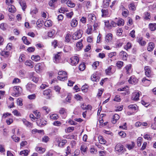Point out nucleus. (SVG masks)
Listing matches in <instances>:
<instances>
[{"label":"nucleus","instance_id":"nucleus-58","mask_svg":"<svg viewBox=\"0 0 156 156\" xmlns=\"http://www.w3.org/2000/svg\"><path fill=\"white\" fill-rule=\"evenodd\" d=\"M71 37V36L70 34H67L65 37V41L67 42H69L70 40V38Z\"/></svg>","mask_w":156,"mask_h":156},{"label":"nucleus","instance_id":"nucleus-29","mask_svg":"<svg viewBox=\"0 0 156 156\" xmlns=\"http://www.w3.org/2000/svg\"><path fill=\"white\" fill-rule=\"evenodd\" d=\"M51 92V90L50 89L46 90H44L43 92V94L44 95H46L47 96V98H50V94Z\"/></svg>","mask_w":156,"mask_h":156},{"label":"nucleus","instance_id":"nucleus-63","mask_svg":"<svg viewBox=\"0 0 156 156\" xmlns=\"http://www.w3.org/2000/svg\"><path fill=\"white\" fill-rule=\"evenodd\" d=\"M79 69L81 71L83 70L85 68V66L83 63L80 64L79 66Z\"/></svg>","mask_w":156,"mask_h":156},{"label":"nucleus","instance_id":"nucleus-12","mask_svg":"<svg viewBox=\"0 0 156 156\" xmlns=\"http://www.w3.org/2000/svg\"><path fill=\"white\" fill-rule=\"evenodd\" d=\"M112 38V34L109 33L107 34L105 37V41L108 43L111 41Z\"/></svg>","mask_w":156,"mask_h":156},{"label":"nucleus","instance_id":"nucleus-60","mask_svg":"<svg viewBox=\"0 0 156 156\" xmlns=\"http://www.w3.org/2000/svg\"><path fill=\"white\" fill-rule=\"evenodd\" d=\"M128 108L129 109H131L135 111L136 109V105H130L128 106Z\"/></svg>","mask_w":156,"mask_h":156},{"label":"nucleus","instance_id":"nucleus-20","mask_svg":"<svg viewBox=\"0 0 156 156\" xmlns=\"http://www.w3.org/2000/svg\"><path fill=\"white\" fill-rule=\"evenodd\" d=\"M34 73H30V76L31 79H32V80L35 83H37L38 80V78L34 76Z\"/></svg>","mask_w":156,"mask_h":156},{"label":"nucleus","instance_id":"nucleus-59","mask_svg":"<svg viewBox=\"0 0 156 156\" xmlns=\"http://www.w3.org/2000/svg\"><path fill=\"white\" fill-rule=\"evenodd\" d=\"M21 82L20 80L18 78H15L12 81V83L17 84Z\"/></svg>","mask_w":156,"mask_h":156},{"label":"nucleus","instance_id":"nucleus-16","mask_svg":"<svg viewBox=\"0 0 156 156\" xmlns=\"http://www.w3.org/2000/svg\"><path fill=\"white\" fill-rule=\"evenodd\" d=\"M78 24V20L76 19H73L71 21V26L72 27H75Z\"/></svg>","mask_w":156,"mask_h":156},{"label":"nucleus","instance_id":"nucleus-46","mask_svg":"<svg viewBox=\"0 0 156 156\" xmlns=\"http://www.w3.org/2000/svg\"><path fill=\"white\" fill-rule=\"evenodd\" d=\"M67 78L68 77L67 76H58L57 77L58 79L60 80H66L67 79Z\"/></svg>","mask_w":156,"mask_h":156},{"label":"nucleus","instance_id":"nucleus-55","mask_svg":"<svg viewBox=\"0 0 156 156\" xmlns=\"http://www.w3.org/2000/svg\"><path fill=\"white\" fill-rule=\"evenodd\" d=\"M55 33V31L53 30L49 32L48 33V36L50 37H52Z\"/></svg>","mask_w":156,"mask_h":156},{"label":"nucleus","instance_id":"nucleus-32","mask_svg":"<svg viewBox=\"0 0 156 156\" xmlns=\"http://www.w3.org/2000/svg\"><path fill=\"white\" fill-rule=\"evenodd\" d=\"M81 107L83 110H85L91 108V107L90 105H87L84 103H83L81 106Z\"/></svg>","mask_w":156,"mask_h":156},{"label":"nucleus","instance_id":"nucleus-6","mask_svg":"<svg viewBox=\"0 0 156 156\" xmlns=\"http://www.w3.org/2000/svg\"><path fill=\"white\" fill-rule=\"evenodd\" d=\"M36 86L35 84L28 83L26 86L27 90L31 92H33L35 89Z\"/></svg>","mask_w":156,"mask_h":156},{"label":"nucleus","instance_id":"nucleus-17","mask_svg":"<svg viewBox=\"0 0 156 156\" xmlns=\"http://www.w3.org/2000/svg\"><path fill=\"white\" fill-rule=\"evenodd\" d=\"M25 65L30 67V68H33L34 67V62L31 60H27L25 62Z\"/></svg>","mask_w":156,"mask_h":156},{"label":"nucleus","instance_id":"nucleus-64","mask_svg":"<svg viewBox=\"0 0 156 156\" xmlns=\"http://www.w3.org/2000/svg\"><path fill=\"white\" fill-rule=\"evenodd\" d=\"M142 140V137H139L138 138L137 140V143L138 146H141Z\"/></svg>","mask_w":156,"mask_h":156},{"label":"nucleus","instance_id":"nucleus-33","mask_svg":"<svg viewBox=\"0 0 156 156\" xmlns=\"http://www.w3.org/2000/svg\"><path fill=\"white\" fill-rule=\"evenodd\" d=\"M82 40H81L80 41L78 42L76 44V46L78 50L81 49L83 47V44L82 43Z\"/></svg>","mask_w":156,"mask_h":156},{"label":"nucleus","instance_id":"nucleus-49","mask_svg":"<svg viewBox=\"0 0 156 156\" xmlns=\"http://www.w3.org/2000/svg\"><path fill=\"white\" fill-rule=\"evenodd\" d=\"M12 138L15 142H19L20 140V138L19 137H16L14 135H13L12 136Z\"/></svg>","mask_w":156,"mask_h":156},{"label":"nucleus","instance_id":"nucleus-26","mask_svg":"<svg viewBox=\"0 0 156 156\" xmlns=\"http://www.w3.org/2000/svg\"><path fill=\"white\" fill-rule=\"evenodd\" d=\"M137 42L141 46H144L146 43L145 41L143 40L142 37H140L137 39Z\"/></svg>","mask_w":156,"mask_h":156},{"label":"nucleus","instance_id":"nucleus-19","mask_svg":"<svg viewBox=\"0 0 156 156\" xmlns=\"http://www.w3.org/2000/svg\"><path fill=\"white\" fill-rule=\"evenodd\" d=\"M35 69L36 70L38 71L42 70L43 69L42 63H38L36 64L35 66Z\"/></svg>","mask_w":156,"mask_h":156},{"label":"nucleus","instance_id":"nucleus-50","mask_svg":"<svg viewBox=\"0 0 156 156\" xmlns=\"http://www.w3.org/2000/svg\"><path fill=\"white\" fill-rule=\"evenodd\" d=\"M123 63V62L122 61H118L117 62L116 66L119 69H120L122 67Z\"/></svg>","mask_w":156,"mask_h":156},{"label":"nucleus","instance_id":"nucleus-22","mask_svg":"<svg viewBox=\"0 0 156 156\" xmlns=\"http://www.w3.org/2000/svg\"><path fill=\"white\" fill-rule=\"evenodd\" d=\"M8 10L9 11L11 12H14L16 11V9L15 6L13 5H9L8 7Z\"/></svg>","mask_w":156,"mask_h":156},{"label":"nucleus","instance_id":"nucleus-13","mask_svg":"<svg viewBox=\"0 0 156 156\" xmlns=\"http://www.w3.org/2000/svg\"><path fill=\"white\" fill-rule=\"evenodd\" d=\"M142 82L145 86H149L151 83L150 80L147 79L146 77H144L143 78Z\"/></svg>","mask_w":156,"mask_h":156},{"label":"nucleus","instance_id":"nucleus-62","mask_svg":"<svg viewBox=\"0 0 156 156\" xmlns=\"http://www.w3.org/2000/svg\"><path fill=\"white\" fill-rule=\"evenodd\" d=\"M74 98L77 100L81 101L83 100L82 97L78 94H75Z\"/></svg>","mask_w":156,"mask_h":156},{"label":"nucleus","instance_id":"nucleus-40","mask_svg":"<svg viewBox=\"0 0 156 156\" xmlns=\"http://www.w3.org/2000/svg\"><path fill=\"white\" fill-rule=\"evenodd\" d=\"M123 30L122 28H119L117 29L116 31V35L117 36H121L122 34Z\"/></svg>","mask_w":156,"mask_h":156},{"label":"nucleus","instance_id":"nucleus-3","mask_svg":"<svg viewBox=\"0 0 156 156\" xmlns=\"http://www.w3.org/2000/svg\"><path fill=\"white\" fill-rule=\"evenodd\" d=\"M61 52H58L57 54H54L53 60L54 62L57 63L60 62L61 59Z\"/></svg>","mask_w":156,"mask_h":156},{"label":"nucleus","instance_id":"nucleus-38","mask_svg":"<svg viewBox=\"0 0 156 156\" xmlns=\"http://www.w3.org/2000/svg\"><path fill=\"white\" fill-rule=\"evenodd\" d=\"M50 118L52 119L56 120L58 119L59 116L57 114H55L51 115Z\"/></svg>","mask_w":156,"mask_h":156},{"label":"nucleus","instance_id":"nucleus-21","mask_svg":"<svg viewBox=\"0 0 156 156\" xmlns=\"http://www.w3.org/2000/svg\"><path fill=\"white\" fill-rule=\"evenodd\" d=\"M119 118V116L117 114H115L113 116L112 122L113 124H115Z\"/></svg>","mask_w":156,"mask_h":156},{"label":"nucleus","instance_id":"nucleus-24","mask_svg":"<svg viewBox=\"0 0 156 156\" xmlns=\"http://www.w3.org/2000/svg\"><path fill=\"white\" fill-rule=\"evenodd\" d=\"M98 139L99 142L101 144H105L106 142L105 140L101 136H98Z\"/></svg>","mask_w":156,"mask_h":156},{"label":"nucleus","instance_id":"nucleus-35","mask_svg":"<svg viewBox=\"0 0 156 156\" xmlns=\"http://www.w3.org/2000/svg\"><path fill=\"white\" fill-rule=\"evenodd\" d=\"M139 92L134 94L132 97V99L134 100L137 101L139 99Z\"/></svg>","mask_w":156,"mask_h":156},{"label":"nucleus","instance_id":"nucleus-54","mask_svg":"<svg viewBox=\"0 0 156 156\" xmlns=\"http://www.w3.org/2000/svg\"><path fill=\"white\" fill-rule=\"evenodd\" d=\"M87 149V146L85 145H82L80 147V150L81 151L85 152Z\"/></svg>","mask_w":156,"mask_h":156},{"label":"nucleus","instance_id":"nucleus-56","mask_svg":"<svg viewBox=\"0 0 156 156\" xmlns=\"http://www.w3.org/2000/svg\"><path fill=\"white\" fill-rule=\"evenodd\" d=\"M2 55L7 57L9 55V52L7 51H2L1 53Z\"/></svg>","mask_w":156,"mask_h":156},{"label":"nucleus","instance_id":"nucleus-2","mask_svg":"<svg viewBox=\"0 0 156 156\" xmlns=\"http://www.w3.org/2000/svg\"><path fill=\"white\" fill-rule=\"evenodd\" d=\"M83 34V31L82 30H79L75 32L73 34V39L77 40L80 38Z\"/></svg>","mask_w":156,"mask_h":156},{"label":"nucleus","instance_id":"nucleus-10","mask_svg":"<svg viewBox=\"0 0 156 156\" xmlns=\"http://www.w3.org/2000/svg\"><path fill=\"white\" fill-rule=\"evenodd\" d=\"M27 0H19V2L20 5L22 7V9L23 11H25L27 5L26 2Z\"/></svg>","mask_w":156,"mask_h":156},{"label":"nucleus","instance_id":"nucleus-52","mask_svg":"<svg viewBox=\"0 0 156 156\" xmlns=\"http://www.w3.org/2000/svg\"><path fill=\"white\" fill-rule=\"evenodd\" d=\"M113 100L116 102H120L121 101V98H120V96H119V95H116L115 96V97L114 99Z\"/></svg>","mask_w":156,"mask_h":156},{"label":"nucleus","instance_id":"nucleus-45","mask_svg":"<svg viewBox=\"0 0 156 156\" xmlns=\"http://www.w3.org/2000/svg\"><path fill=\"white\" fill-rule=\"evenodd\" d=\"M88 17L89 19H91V21L94 22L96 20V17L94 15L90 14L88 16Z\"/></svg>","mask_w":156,"mask_h":156},{"label":"nucleus","instance_id":"nucleus-4","mask_svg":"<svg viewBox=\"0 0 156 156\" xmlns=\"http://www.w3.org/2000/svg\"><path fill=\"white\" fill-rule=\"evenodd\" d=\"M70 62L72 65H76L79 62V59L77 56H74L70 58Z\"/></svg>","mask_w":156,"mask_h":156},{"label":"nucleus","instance_id":"nucleus-28","mask_svg":"<svg viewBox=\"0 0 156 156\" xmlns=\"http://www.w3.org/2000/svg\"><path fill=\"white\" fill-rule=\"evenodd\" d=\"M102 13V16L103 17H105L108 16V10L107 9H102L101 10Z\"/></svg>","mask_w":156,"mask_h":156},{"label":"nucleus","instance_id":"nucleus-15","mask_svg":"<svg viewBox=\"0 0 156 156\" xmlns=\"http://www.w3.org/2000/svg\"><path fill=\"white\" fill-rule=\"evenodd\" d=\"M110 0H103V6L105 8H107L109 5Z\"/></svg>","mask_w":156,"mask_h":156},{"label":"nucleus","instance_id":"nucleus-37","mask_svg":"<svg viewBox=\"0 0 156 156\" xmlns=\"http://www.w3.org/2000/svg\"><path fill=\"white\" fill-rule=\"evenodd\" d=\"M23 122L27 126L31 127L32 126V124L31 123L27 121L25 119L23 120Z\"/></svg>","mask_w":156,"mask_h":156},{"label":"nucleus","instance_id":"nucleus-27","mask_svg":"<svg viewBox=\"0 0 156 156\" xmlns=\"http://www.w3.org/2000/svg\"><path fill=\"white\" fill-rule=\"evenodd\" d=\"M149 27L152 31H154L156 30V23H150L149 24Z\"/></svg>","mask_w":156,"mask_h":156},{"label":"nucleus","instance_id":"nucleus-53","mask_svg":"<svg viewBox=\"0 0 156 156\" xmlns=\"http://www.w3.org/2000/svg\"><path fill=\"white\" fill-rule=\"evenodd\" d=\"M88 86L87 85H84L81 87V90L83 92H86L87 91Z\"/></svg>","mask_w":156,"mask_h":156},{"label":"nucleus","instance_id":"nucleus-31","mask_svg":"<svg viewBox=\"0 0 156 156\" xmlns=\"http://www.w3.org/2000/svg\"><path fill=\"white\" fill-rule=\"evenodd\" d=\"M128 87L127 86H126L125 87L123 88H119L118 89V90L119 91H125V92L124 93H122L126 95V92H127V90H128Z\"/></svg>","mask_w":156,"mask_h":156},{"label":"nucleus","instance_id":"nucleus-14","mask_svg":"<svg viewBox=\"0 0 156 156\" xmlns=\"http://www.w3.org/2000/svg\"><path fill=\"white\" fill-rule=\"evenodd\" d=\"M155 47L154 43L152 42H150L147 46V50L148 51H152Z\"/></svg>","mask_w":156,"mask_h":156},{"label":"nucleus","instance_id":"nucleus-57","mask_svg":"<svg viewBox=\"0 0 156 156\" xmlns=\"http://www.w3.org/2000/svg\"><path fill=\"white\" fill-rule=\"evenodd\" d=\"M58 74L60 76H67L66 73L65 71H59L58 73Z\"/></svg>","mask_w":156,"mask_h":156},{"label":"nucleus","instance_id":"nucleus-7","mask_svg":"<svg viewBox=\"0 0 156 156\" xmlns=\"http://www.w3.org/2000/svg\"><path fill=\"white\" fill-rule=\"evenodd\" d=\"M115 21L116 22L118 26H123L124 25V21L122 19L116 18L115 19Z\"/></svg>","mask_w":156,"mask_h":156},{"label":"nucleus","instance_id":"nucleus-34","mask_svg":"<svg viewBox=\"0 0 156 156\" xmlns=\"http://www.w3.org/2000/svg\"><path fill=\"white\" fill-rule=\"evenodd\" d=\"M66 4L69 6L71 8H73L75 6V4L73 3L71 0H68Z\"/></svg>","mask_w":156,"mask_h":156},{"label":"nucleus","instance_id":"nucleus-5","mask_svg":"<svg viewBox=\"0 0 156 156\" xmlns=\"http://www.w3.org/2000/svg\"><path fill=\"white\" fill-rule=\"evenodd\" d=\"M13 90L15 92L13 93V94L16 96H18L20 94V92L22 90L21 88L18 86H14L13 88Z\"/></svg>","mask_w":156,"mask_h":156},{"label":"nucleus","instance_id":"nucleus-43","mask_svg":"<svg viewBox=\"0 0 156 156\" xmlns=\"http://www.w3.org/2000/svg\"><path fill=\"white\" fill-rule=\"evenodd\" d=\"M111 69L112 68L111 66H109L105 70V73L107 75H110L112 74V73L111 72Z\"/></svg>","mask_w":156,"mask_h":156},{"label":"nucleus","instance_id":"nucleus-23","mask_svg":"<svg viewBox=\"0 0 156 156\" xmlns=\"http://www.w3.org/2000/svg\"><path fill=\"white\" fill-rule=\"evenodd\" d=\"M31 59L35 62H37L40 60V57L39 55H33L31 57Z\"/></svg>","mask_w":156,"mask_h":156},{"label":"nucleus","instance_id":"nucleus-9","mask_svg":"<svg viewBox=\"0 0 156 156\" xmlns=\"http://www.w3.org/2000/svg\"><path fill=\"white\" fill-rule=\"evenodd\" d=\"M138 80L135 77L133 76H131L128 80V82L129 83L135 84L138 82Z\"/></svg>","mask_w":156,"mask_h":156},{"label":"nucleus","instance_id":"nucleus-41","mask_svg":"<svg viewBox=\"0 0 156 156\" xmlns=\"http://www.w3.org/2000/svg\"><path fill=\"white\" fill-rule=\"evenodd\" d=\"M43 23V20H38L36 22V24L37 27H41L42 26Z\"/></svg>","mask_w":156,"mask_h":156},{"label":"nucleus","instance_id":"nucleus-25","mask_svg":"<svg viewBox=\"0 0 156 156\" xmlns=\"http://www.w3.org/2000/svg\"><path fill=\"white\" fill-rule=\"evenodd\" d=\"M52 22L50 20H48L45 21L44 25L47 27H50L52 25Z\"/></svg>","mask_w":156,"mask_h":156},{"label":"nucleus","instance_id":"nucleus-11","mask_svg":"<svg viewBox=\"0 0 156 156\" xmlns=\"http://www.w3.org/2000/svg\"><path fill=\"white\" fill-rule=\"evenodd\" d=\"M121 9L122 10V16L125 17H126L129 14L128 10L123 5L121 6Z\"/></svg>","mask_w":156,"mask_h":156},{"label":"nucleus","instance_id":"nucleus-61","mask_svg":"<svg viewBox=\"0 0 156 156\" xmlns=\"http://www.w3.org/2000/svg\"><path fill=\"white\" fill-rule=\"evenodd\" d=\"M66 109L65 108H60L59 111V113L60 114H63L66 113Z\"/></svg>","mask_w":156,"mask_h":156},{"label":"nucleus","instance_id":"nucleus-47","mask_svg":"<svg viewBox=\"0 0 156 156\" xmlns=\"http://www.w3.org/2000/svg\"><path fill=\"white\" fill-rule=\"evenodd\" d=\"M129 8L130 9L132 10H135L136 9V7L134 3H131L129 5Z\"/></svg>","mask_w":156,"mask_h":156},{"label":"nucleus","instance_id":"nucleus-18","mask_svg":"<svg viewBox=\"0 0 156 156\" xmlns=\"http://www.w3.org/2000/svg\"><path fill=\"white\" fill-rule=\"evenodd\" d=\"M126 70V73L127 74H129L132 72L131 65L129 64L125 67Z\"/></svg>","mask_w":156,"mask_h":156},{"label":"nucleus","instance_id":"nucleus-8","mask_svg":"<svg viewBox=\"0 0 156 156\" xmlns=\"http://www.w3.org/2000/svg\"><path fill=\"white\" fill-rule=\"evenodd\" d=\"M145 75L147 77H150L151 75V70L150 67L147 66L144 67Z\"/></svg>","mask_w":156,"mask_h":156},{"label":"nucleus","instance_id":"nucleus-1","mask_svg":"<svg viewBox=\"0 0 156 156\" xmlns=\"http://www.w3.org/2000/svg\"><path fill=\"white\" fill-rule=\"evenodd\" d=\"M115 150L117 153L121 154L126 151V149L124 146L120 143L117 144L115 148Z\"/></svg>","mask_w":156,"mask_h":156},{"label":"nucleus","instance_id":"nucleus-39","mask_svg":"<svg viewBox=\"0 0 156 156\" xmlns=\"http://www.w3.org/2000/svg\"><path fill=\"white\" fill-rule=\"evenodd\" d=\"M67 142V140H62L61 142H59L58 144V146L60 147H62Z\"/></svg>","mask_w":156,"mask_h":156},{"label":"nucleus","instance_id":"nucleus-44","mask_svg":"<svg viewBox=\"0 0 156 156\" xmlns=\"http://www.w3.org/2000/svg\"><path fill=\"white\" fill-rule=\"evenodd\" d=\"M22 40L23 41L24 43L27 45H29L30 44V42L28 41L27 39V37L25 36H23L22 38Z\"/></svg>","mask_w":156,"mask_h":156},{"label":"nucleus","instance_id":"nucleus-51","mask_svg":"<svg viewBox=\"0 0 156 156\" xmlns=\"http://www.w3.org/2000/svg\"><path fill=\"white\" fill-rule=\"evenodd\" d=\"M33 112L36 116V118H37V119H38L40 117V113L37 110L33 111Z\"/></svg>","mask_w":156,"mask_h":156},{"label":"nucleus","instance_id":"nucleus-42","mask_svg":"<svg viewBox=\"0 0 156 156\" xmlns=\"http://www.w3.org/2000/svg\"><path fill=\"white\" fill-rule=\"evenodd\" d=\"M29 153V151L28 150H24L22 151H21L20 154V155H23L24 156H27L28 155Z\"/></svg>","mask_w":156,"mask_h":156},{"label":"nucleus","instance_id":"nucleus-30","mask_svg":"<svg viewBox=\"0 0 156 156\" xmlns=\"http://www.w3.org/2000/svg\"><path fill=\"white\" fill-rule=\"evenodd\" d=\"M120 55L122 58V59L123 60H126V59L127 55L126 52L124 51H122L120 52Z\"/></svg>","mask_w":156,"mask_h":156},{"label":"nucleus","instance_id":"nucleus-48","mask_svg":"<svg viewBox=\"0 0 156 156\" xmlns=\"http://www.w3.org/2000/svg\"><path fill=\"white\" fill-rule=\"evenodd\" d=\"M7 25L6 23H2L0 24V28L3 30H6V27Z\"/></svg>","mask_w":156,"mask_h":156},{"label":"nucleus","instance_id":"nucleus-36","mask_svg":"<svg viewBox=\"0 0 156 156\" xmlns=\"http://www.w3.org/2000/svg\"><path fill=\"white\" fill-rule=\"evenodd\" d=\"M135 145L134 143L133 142H132L131 144H127L126 145V147H127L128 149L130 150L134 148Z\"/></svg>","mask_w":156,"mask_h":156}]
</instances>
